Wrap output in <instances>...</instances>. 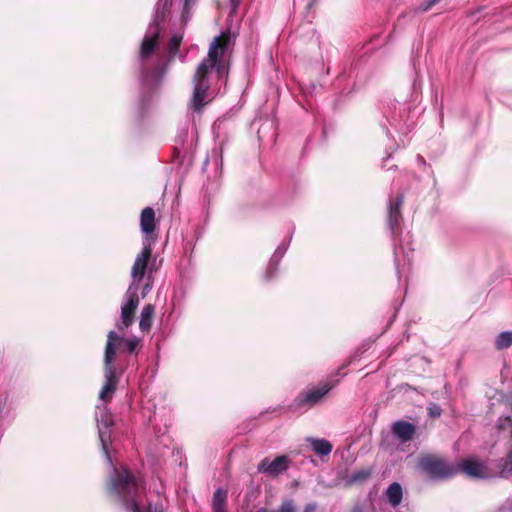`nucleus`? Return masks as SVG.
Segmentation results:
<instances>
[{"instance_id": "obj_1", "label": "nucleus", "mask_w": 512, "mask_h": 512, "mask_svg": "<svg viewBox=\"0 0 512 512\" xmlns=\"http://www.w3.org/2000/svg\"><path fill=\"white\" fill-rule=\"evenodd\" d=\"M233 38L229 30L223 31L216 36L210 43L207 58L203 59L198 65L194 78V89L192 97L188 103V110L193 113H200L202 108L209 102L208 89L209 79L213 73L217 76L224 71L225 53L232 44Z\"/></svg>"}, {"instance_id": "obj_2", "label": "nucleus", "mask_w": 512, "mask_h": 512, "mask_svg": "<svg viewBox=\"0 0 512 512\" xmlns=\"http://www.w3.org/2000/svg\"><path fill=\"white\" fill-rule=\"evenodd\" d=\"M151 253L152 249L150 244H145L134 261L131 270L132 282L121 306V320L117 323L119 329L128 328L133 323L134 312L139 305L138 291H141V295L144 298L152 289L151 274H146V268Z\"/></svg>"}, {"instance_id": "obj_3", "label": "nucleus", "mask_w": 512, "mask_h": 512, "mask_svg": "<svg viewBox=\"0 0 512 512\" xmlns=\"http://www.w3.org/2000/svg\"><path fill=\"white\" fill-rule=\"evenodd\" d=\"M172 0H159L152 23H150L140 48V59L142 61L141 81L144 86L151 87L158 84L164 76L165 70L159 64L151 71L145 66V61L158 46L160 23L169 12Z\"/></svg>"}, {"instance_id": "obj_4", "label": "nucleus", "mask_w": 512, "mask_h": 512, "mask_svg": "<svg viewBox=\"0 0 512 512\" xmlns=\"http://www.w3.org/2000/svg\"><path fill=\"white\" fill-rule=\"evenodd\" d=\"M122 345H125L129 352H133L137 342L130 339H124L123 337H120L115 331H110L108 333L104 355L105 384L99 394V397L102 401L110 399L117 387L118 377L116 376L112 361L115 356V349L121 347Z\"/></svg>"}, {"instance_id": "obj_5", "label": "nucleus", "mask_w": 512, "mask_h": 512, "mask_svg": "<svg viewBox=\"0 0 512 512\" xmlns=\"http://www.w3.org/2000/svg\"><path fill=\"white\" fill-rule=\"evenodd\" d=\"M418 468L434 480L450 479L458 473L456 464L434 455L421 456L418 460Z\"/></svg>"}, {"instance_id": "obj_6", "label": "nucleus", "mask_w": 512, "mask_h": 512, "mask_svg": "<svg viewBox=\"0 0 512 512\" xmlns=\"http://www.w3.org/2000/svg\"><path fill=\"white\" fill-rule=\"evenodd\" d=\"M458 472H463L466 476L476 479H486L492 476L486 465L474 458H467L457 465Z\"/></svg>"}, {"instance_id": "obj_7", "label": "nucleus", "mask_w": 512, "mask_h": 512, "mask_svg": "<svg viewBox=\"0 0 512 512\" xmlns=\"http://www.w3.org/2000/svg\"><path fill=\"white\" fill-rule=\"evenodd\" d=\"M332 386L328 383L322 384L318 387H313L303 392L296 398V405L306 406L308 408L317 404L330 390Z\"/></svg>"}, {"instance_id": "obj_8", "label": "nucleus", "mask_w": 512, "mask_h": 512, "mask_svg": "<svg viewBox=\"0 0 512 512\" xmlns=\"http://www.w3.org/2000/svg\"><path fill=\"white\" fill-rule=\"evenodd\" d=\"M402 203L403 196H398L394 202H390L389 206L387 222L394 241H396V238L401 233L400 222L402 219V215L400 212V208Z\"/></svg>"}, {"instance_id": "obj_9", "label": "nucleus", "mask_w": 512, "mask_h": 512, "mask_svg": "<svg viewBox=\"0 0 512 512\" xmlns=\"http://www.w3.org/2000/svg\"><path fill=\"white\" fill-rule=\"evenodd\" d=\"M288 464L289 459L285 455L278 456L272 461H270L268 458H265L260 462L258 471L271 476H277L287 470Z\"/></svg>"}, {"instance_id": "obj_10", "label": "nucleus", "mask_w": 512, "mask_h": 512, "mask_svg": "<svg viewBox=\"0 0 512 512\" xmlns=\"http://www.w3.org/2000/svg\"><path fill=\"white\" fill-rule=\"evenodd\" d=\"M392 431L401 442H408L415 434V426L406 421H396L392 426Z\"/></svg>"}, {"instance_id": "obj_11", "label": "nucleus", "mask_w": 512, "mask_h": 512, "mask_svg": "<svg viewBox=\"0 0 512 512\" xmlns=\"http://www.w3.org/2000/svg\"><path fill=\"white\" fill-rule=\"evenodd\" d=\"M141 231L145 234H150L155 229V212L151 207H146L142 210L140 216Z\"/></svg>"}, {"instance_id": "obj_12", "label": "nucleus", "mask_w": 512, "mask_h": 512, "mask_svg": "<svg viewBox=\"0 0 512 512\" xmlns=\"http://www.w3.org/2000/svg\"><path fill=\"white\" fill-rule=\"evenodd\" d=\"M311 444L312 450L320 456H327L332 451V444L325 439H308Z\"/></svg>"}, {"instance_id": "obj_13", "label": "nucleus", "mask_w": 512, "mask_h": 512, "mask_svg": "<svg viewBox=\"0 0 512 512\" xmlns=\"http://www.w3.org/2000/svg\"><path fill=\"white\" fill-rule=\"evenodd\" d=\"M287 250V247L283 244L279 245L273 256L270 259V263L266 272L267 279H270L273 276L274 271L277 269V266L281 260V258L284 256L285 252Z\"/></svg>"}, {"instance_id": "obj_14", "label": "nucleus", "mask_w": 512, "mask_h": 512, "mask_svg": "<svg viewBox=\"0 0 512 512\" xmlns=\"http://www.w3.org/2000/svg\"><path fill=\"white\" fill-rule=\"evenodd\" d=\"M402 487L399 483L394 482L386 490L388 501L393 507L398 506L402 501Z\"/></svg>"}, {"instance_id": "obj_15", "label": "nucleus", "mask_w": 512, "mask_h": 512, "mask_svg": "<svg viewBox=\"0 0 512 512\" xmlns=\"http://www.w3.org/2000/svg\"><path fill=\"white\" fill-rule=\"evenodd\" d=\"M154 315V306L151 304L146 305L141 312L139 327L142 331H148L152 325V318Z\"/></svg>"}, {"instance_id": "obj_16", "label": "nucleus", "mask_w": 512, "mask_h": 512, "mask_svg": "<svg viewBox=\"0 0 512 512\" xmlns=\"http://www.w3.org/2000/svg\"><path fill=\"white\" fill-rule=\"evenodd\" d=\"M227 498V492L221 488L214 492L212 506L213 512H226L225 503Z\"/></svg>"}, {"instance_id": "obj_17", "label": "nucleus", "mask_w": 512, "mask_h": 512, "mask_svg": "<svg viewBox=\"0 0 512 512\" xmlns=\"http://www.w3.org/2000/svg\"><path fill=\"white\" fill-rule=\"evenodd\" d=\"M512 345V331L501 332L495 339V348L503 350Z\"/></svg>"}, {"instance_id": "obj_18", "label": "nucleus", "mask_w": 512, "mask_h": 512, "mask_svg": "<svg viewBox=\"0 0 512 512\" xmlns=\"http://www.w3.org/2000/svg\"><path fill=\"white\" fill-rule=\"evenodd\" d=\"M182 38H183L182 34H180V33H175L171 36L169 43H168V48H167L170 60L176 56V53H177L178 47L180 46Z\"/></svg>"}, {"instance_id": "obj_19", "label": "nucleus", "mask_w": 512, "mask_h": 512, "mask_svg": "<svg viewBox=\"0 0 512 512\" xmlns=\"http://www.w3.org/2000/svg\"><path fill=\"white\" fill-rule=\"evenodd\" d=\"M371 475V471L369 469H361L353 472L348 479L349 483H358L367 480Z\"/></svg>"}, {"instance_id": "obj_20", "label": "nucleus", "mask_w": 512, "mask_h": 512, "mask_svg": "<svg viewBox=\"0 0 512 512\" xmlns=\"http://www.w3.org/2000/svg\"><path fill=\"white\" fill-rule=\"evenodd\" d=\"M295 511H296V509H295L293 501L292 500H285L281 504L279 509L276 510V511H268L265 508H261V509L257 510L256 512H295Z\"/></svg>"}, {"instance_id": "obj_21", "label": "nucleus", "mask_w": 512, "mask_h": 512, "mask_svg": "<svg viewBox=\"0 0 512 512\" xmlns=\"http://www.w3.org/2000/svg\"><path fill=\"white\" fill-rule=\"evenodd\" d=\"M196 0H184L182 21L186 23L190 19V9L195 4Z\"/></svg>"}, {"instance_id": "obj_22", "label": "nucleus", "mask_w": 512, "mask_h": 512, "mask_svg": "<svg viewBox=\"0 0 512 512\" xmlns=\"http://www.w3.org/2000/svg\"><path fill=\"white\" fill-rule=\"evenodd\" d=\"M440 0H425L419 7V11H427L429 10L433 5L438 3Z\"/></svg>"}, {"instance_id": "obj_23", "label": "nucleus", "mask_w": 512, "mask_h": 512, "mask_svg": "<svg viewBox=\"0 0 512 512\" xmlns=\"http://www.w3.org/2000/svg\"><path fill=\"white\" fill-rule=\"evenodd\" d=\"M429 410V414L432 416V417H439L441 415V408L440 406L436 405V404H431L428 408Z\"/></svg>"}, {"instance_id": "obj_24", "label": "nucleus", "mask_w": 512, "mask_h": 512, "mask_svg": "<svg viewBox=\"0 0 512 512\" xmlns=\"http://www.w3.org/2000/svg\"><path fill=\"white\" fill-rule=\"evenodd\" d=\"M316 509V505L313 503H309L304 507L303 512H313Z\"/></svg>"}, {"instance_id": "obj_25", "label": "nucleus", "mask_w": 512, "mask_h": 512, "mask_svg": "<svg viewBox=\"0 0 512 512\" xmlns=\"http://www.w3.org/2000/svg\"><path fill=\"white\" fill-rule=\"evenodd\" d=\"M398 249H399L398 247H395L394 254H395V262H396L397 271L399 273L400 271H399Z\"/></svg>"}, {"instance_id": "obj_26", "label": "nucleus", "mask_w": 512, "mask_h": 512, "mask_svg": "<svg viewBox=\"0 0 512 512\" xmlns=\"http://www.w3.org/2000/svg\"><path fill=\"white\" fill-rule=\"evenodd\" d=\"M303 1H304V3H305V6H306L307 8H310V7L313 5V3H314V1H315V0H303Z\"/></svg>"}, {"instance_id": "obj_27", "label": "nucleus", "mask_w": 512, "mask_h": 512, "mask_svg": "<svg viewBox=\"0 0 512 512\" xmlns=\"http://www.w3.org/2000/svg\"><path fill=\"white\" fill-rule=\"evenodd\" d=\"M231 1V4L234 8H237L239 3H240V0H230Z\"/></svg>"}, {"instance_id": "obj_28", "label": "nucleus", "mask_w": 512, "mask_h": 512, "mask_svg": "<svg viewBox=\"0 0 512 512\" xmlns=\"http://www.w3.org/2000/svg\"><path fill=\"white\" fill-rule=\"evenodd\" d=\"M418 160L421 161V162H424V159L421 156H418Z\"/></svg>"}]
</instances>
